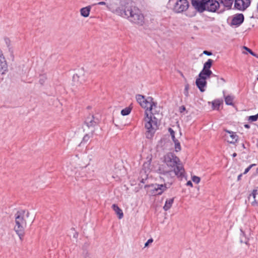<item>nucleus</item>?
Listing matches in <instances>:
<instances>
[{"instance_id": "1", "label": "nucleus", "mask_w": 258, "mask_h": 258, "mask_svg": "<svg viewBox=\"0 0 258 258\" xmlns=\"http://www.w3.org/2000/svg\"><path fill=\"white\" fill-rule=\"evenodd\" d=\"M159 172L163 176L164 181L171 183L172 179L177 176L182 177L184 176V169L180 163L179 159L173 153H169L164 157L163 163L159 167Z\"/></svg>"}, {"instance_id": "2", "label": "nucleus", "mask_w": 258, "mask_h": 258, "mask_svg": "<svg viewBox=\"0 0 258 258\" xmlns=\"http://www.w3.org/2000/svg\"><path fill=\"white\" fill-rule=\"evenodd\" d=\"M108 10L113 13L123 18L127 19L131 22L143 25L144 23V17L141 11L137 7L128 3H121L115 9L107 6Z\"/></svg>"}, {"instance_id": "3", "label": "nucleus", "mask_w": 258, "mask_h": 258, "mask_svg": "<svg viewBox=\"0 0 258 258\" xmlns=\"http://www.w3.org/2000/svg\"><path fill=\"white\" fill-rule=\"evenodd\" d=\"M213 60L211 59H208V60L204 64V67L202 70L197 77L196 81V84L201 92L205 91V88L207 86L206 80L209 78L211 76H215L210 70Z\"/></svg>"}, {"instance_id": "4", "label": "nucleus", "mask_w": 258, "mask_h": 258, "mask_svg": "<svg viewBox=\"0 0 258 258\" xmlns=\"http://www.w3.org/2000/svg\"><path fill=\"white\" fill-rule=\"evenodd\" d=\"M29 216V213H25L24 210L18 211L15 215L16 225L14 229L21 239L24 235L25 228L26 226V217Z\"/></svg>"}, {"instance_id": "5", "label": "nucleus", "mask_w": 258, "mask_h": 258, "mask_svg": "<svg viewBox=\"0 0 258 258\" xmlns=\"http://www.w3.org/2000/svg\"><path fill=\"white\" fill-rule=\"evenodd\" d=\"M145 115L144 121L145 127L147 130L146 136L148 139H151L158 128V120L156 117H152L151 115L149 116L147 111L145 112Z\"/></svg>"}, {"instance_id": "6", "label": "nucleus", "mask_w": 258, "mask_h": 258, "mask_svg": "<svg viewBox=\"0 0 258 258\" xmlns=\"http://www.w3.org/2000/svg\"><path fill=\"white\" fill-rule=\"evenodd\" d=\"M136 98L141 106L146 109L145 112H148V111L151 112L156 107V103L153 101V99L151 97L146 98L142 95L138 94Z\"/></svg>"}, {"instance_id": "7", "label": "nucleus", "mask_w": 258, "mask_h": 258, "mask_svg": "<svg viewBox=\"0 0 258 258\" xmlns=\"http://www.w3.org/2000/svg\"><path fill=\"white\" fill-rule=\"evenodd\" d=\"M205 11L220 13L224 11V8L221 9L219 3L216 0H207Z\"/></svg>"}, {"instance_id": "8", "label": "nucleus", "mask_w": 258, "mask_h": 258, "mask_svg": "<svg viewBox=\"0 0 258 258\" xmlns=\"http://www.w3.org/2000/svg\"><path fill=\"white\" fill-rule=\"evenodd\" d=\"M189 7L187 0H177L173 7V11L176 13L185 11Z\"/></svg>"}, {"instance_id": "9", "label": "nucleus", "mask_w": 258, "mask_h": 258, "mask_svg": "<svg viewBox=\"0 0 258 258\" xmlns=\"http://www.w3.org/2000/svg\"><path fill=\"white\" fill-rule=\"evenodd\" d=\"M224 138L225 140L230 144H235L238 139V136L236 133L228 130H225Z\"/></svg>"}, {"instance_id": "10", "label": "nucleus", "mask_w": 258, "mask_h": 258, "mask_svg": "<svg viewBox=\"0 0 258 258\" xmlns=\"http://www.w3.org/2000/svg\"><path fill=\"white\" fill-rule=\"evenodd\" d=\"M207 0H191L192 6L199 12L205 11Z\"/></svg>"}, {"instance_id": "11", "label": "nucleus", "mask_w": 258, "mask_h": 258, "mask_svg": "<svg viewBox=\"0 0 258 258\" xmlns=\"http://www.w3.org/2000/svg\"><path fill=\"white\" fill-rule=\"evenodd\" d=\"M250 4V0H235L234 6L237 9L244 11L249 6Z\"/></svg>"}, {"instance_id": "12", "label": "nucleus", "mask_w": 258, "mask_h": 258, "mask_svg": "<svg viewBox=\"0 0 258 258\" xmlns=\"http://www.w3.org/2000/svg\"><path fill=\"white\" fill-rule=\"evenodd\" d=\"M151 187L153 190L152 194L154 195H161L167 188L166 184L152 185Z\"/></svg>"}, {"instance_id": "13", "label": "nucleus", "mask_w": 258, "mask_h": 258, "mask_svg": "<svg viewBox=\"0 0 258 258\" xmlns=\"http://www.w3.org/2000/svg\"><path fill=\"white\" fill-rule=\"evenodd\" d=\"M248 199L252 206H258V187L253 190Z\"/></svg>"}, {"instance_id": "14", "label": "nucleus", "mask_w": 258, "mask_h": 258, "mask_svg": "<svg viewBox=\"0 0 258 258\" xmlns=\"http://www.w3.org/2000/svg\"><path fill=\"white\" fill-rule=\"evenodd\" d=\"M85 123L88 127L94 126L99 122V119L96 116L93 115H89L85 121Z\"/></svg>"}, {"instance_id": "15", "label": "nucleus", "mask_w": 258, "mask_h": 258, "mask_svg": "<svg viewBox=\"0 0 258 258\" xmlns=\"http://www.w3.org/2000/svg\"><path fill=\"white\" fill-rule=\"evenodd\" d=\"M244 21V16L242 14H238L234 16L231 24L233 25L239 26L243 23Z\"/></svg>"}, {"instance_id": "16", "label": "nucleus", "mask_w": 258, "mask_h": 258, "mask_svg": "<svg viewBox=\"0 0 258 258\" xmlns=\"http://www.w3.org/2000/svg\"><path fill=\"white\" fill-rule=\"evenodd\" d=\"M7 68L6 61L1 51L0 50V72L6 71Z\"/></svg>"}, {"instance_id": "17", "label": "nucleus", "mask_w": 258, "mask_h": 258, "mask_svg": "<svg viewBox=\"0 0 258 258\" xmlns=\"http://www.w3.org/2000/svg\"><path fill=\"white\" fill-rule=\"evenodd\" d=\"M112 208L115 212V214L118 216L119 219H121L123 217V213L122 210L116 204H113Z\"/></svg>"}, {"instance_id": "18", "label": "nucleus", "mask_w": 258, "mask_h": 258, "mask_svg": "<svg viewBox=\"0 0 258 258\" xmlns=\"http://www.w3.org/2000/svg\"><path fill=\"white\" fill-rule=\"evenodd\" d=\"M91 9L90 6L83 8L80 10L81 15L84 17H87L89 16Z\"/></svg>"}, {"instance_id": "19", "label": "nucleus", "mask_w": 258, "mask_h": 258, "mask_svg": "<svg viewBox=\"0 0 258 258\" xmlns=\"http://www.w3.org/2000/svg\"><path fill=\"white\" fill-rule=\"evenodd\" d=\"M174 202V198L169 199L166 201L163 209L167 211L171 207Z\"/></svg>"}, {"instance_id": "20", "label": "nucleus", "mask_w": 258, "mask_h": 258, "mask_svg": "<svg viewBox=\"0 0 258 258\" xmlns=\"http://www.w3.org/2000/svg\"><path fill=\"white\" fill-rule=\"evenodd\" d=\"M224 99H225V102L226 105H233V100H234V96L232 95H227L224 96Z\"/></svg>"}, {"instance_id": "21", "label": "nucleus", "mask_w": 258, "mask_h": 258, "mask_svg": "<svg viewBox=\"0 0 258 258\" xmlns=\"http://www.w3.org/2000/svg\"><path fill=\"white\" fill-rule=\"evenodd\" d=\"M223 103V100L221 99H216L212 102V107L213 109L218 110L220 106Z\"/></svg>"}, {"instance_id": "22", "label": "nucleus", "mask_w": 258, "mask_h": 258, "mask_svg": "<svg viewBox=\"0 0 258 258\" xmlns=\"http://www.w3.org/2000/svg\"><path fill=\"white\" fill-rule=\"evenodd\" d=\"M224 7L230 9L233 4V0H219Z\"/></svg>"}, {"instance_id": "23", "label": "nucleus", "mask_w": 258, "mask_h": 258, "mask_svg": "<svg viewBox=\"0 0 258 258\" xmlns=\"http://www.w3.org/2000/svg\"><path fill=\"white\" fill-rule=\"evenodd\" d=\"M93 133L92 132L91 134H86L84 136V137L83 138L82 142L86 143L89 140L93 137Z\"/></svg>"}, {"instance_id": "24", "label": "nucleus", "mask_w": 258, "mask_h": 258, "mask_svg": "<svg viewBox=\"0 0 258 258\" xmlns=\"http://www.w3.org/2000/svg\"><path fill=\"white\" fill-rule=\"evenodd\" d=\"M131 111V109L130 107H126L122 109L121 111V115L125 116L128 115Z\"/></svg>"}, {"instance_id": "25", "label": "nucleus", "mask_w": 258, "mask_h": 258, "mask_svg": "<svg viewBox=\"0 0 258 258\" xmlns=\"http://www.w3.org/2000/svg\"><path fill=\"white\" fill-rule=\"evenodd\" d=\"M175 144V149L176 152H178L181 150L180 144L179 141L176 139L173 141Z\"/></svg>"}, {"instance_id": "26", "label": "nucleus", "mask_w": 258, "mask_h": 258, "mask_svg": "<svg viewBox=\"0 0 258 258\" xmlns=\"http://www.w3.org/2000/svg\"><path fill=\"white\" fill-rule=\"evenodd\" d=\"M168 131L170 133V134L171 136L172 140L173 141V140H176L175 137L174 131L171 128H169Z\"/></svg>"}, {"instance_id": "27", "label": "nucleus", "mask_w": 258, "mask_h": 258, "mask_svg": "<svg viewBox=\"0 0 258 258\" xmlns=\"http://www.w3.org/2000/svg\"><path fill=\"white\" fill-rule=\"evenodd\" d=\"M188 90H189V85L186 84L185 86L184 90V94L186 97H188L189 95Z\"/></svg>"}, {"instance_id": "28", "label": "nucleus", "mask_w": 258, "mask_h": 258, "mask_svg": "<svg viewBox=\"0 0 258 258\" xmlns=\"http://www.w3.org/2000/svg\"><path fill=\"white\" fill-rule=\"evenodd\" d=\"M258 117L256 115H251L249 116L248 120L250 121H255L257 119Z\"/></svg>"}, {"instance_id": "29", "label": "nucleus", "mask_w": 258, "mask_h": 258, "mask_svg": "<svg viewBox=\"0 0 258 258\" xmlns=\"http://www.w3.org/2000/svg\"><path fill=\"white\" fill-rule=\"evenodd\" d=\"M192 180L196 183H199L200 181V178L198 176H194L192 177Z\"/></svg>"}, {"instance_id": "30", "label": "nucleus", "mask_w": 258, "mask_h": 258, "mask_svg": "<svg viewBox=\"0 0 258 258\" xmlns=\"http://www.w3.org/2000/svg\"><path fill=\"white\" fill-rule=\"evenodd\" d=\"M255 164H251L248 167H247L245 169V171L244 172V174H246L247 173L249 170L250 169H251V168L253 166H255Z\"/></svg>"}, {"instance_id": "31", "label": "nucleus", "mask_w": 258, "mask_h": 258, "mask_svg": "<svg viewBox=\"0 0 258 258\" xmlns=\"http://www.w3.org/2000/svg\"><path fill=\"white\" fill-rule=\"evenodd\" d=\"M153 241V240L152 238H150V239H148V241L145 244V247L147 246L150 243H152Z\"/></svg>"}, {"instance_id": "32", "label": "nucleus", "mask_w": 258, "mask_h": 258, "mask_svg": "<svg viewBox=\"0 0 258 258\" xmlns=\"http://www.w3.org/2000/svg\"><path fill=\"white\" fill-rule=\"evenodd\" d=\"M203 53L207 55H211L212 54V52H210V51H207V50H205L203 51Z\"/></svg>"}, {"instance_id": "33", "label": "nucleus", "mask_w": 258, "mask_h": 258, "mask_svg": "<svg viewBox=\"0 0 258 258\" xmlns=\"http://www.w3.org/2000/svg\"><path fill=\"white\" fill-rule=\"evenodd\" d=\"M98 5H106V3L104 2H99L97 4Z\"/></svg>"}, {"instance_id": "34", "label": "nucleus", "mask_w": 258, "mask_h": 258, "mask_svg": "<svg viewBox=\"0 0 258 258\" xmlns=\"http://www.w3.org/2000/svg\"><path fill=\"white\" fill-rule=\"evenodd\" d=\"M186 185L190 186H192V182L190 181H188L187 182Z\"/></svg>"}, {"instance_id": "35", "label": "nucleus", "mask_w": 258, "mask_h": 258, "mask_svg": "<svg viewBox=\"0 0 258 258\" xmlns=\"http://www.w3.org/2000/svg\"><path fill=\"white\" fill-rule=\"evenodd\" d=\"M243 48L245 50H246L247 52H249V51L250 50V49L248 48V47H246V46H243Z\"/></svg>"}, {"instance_id": "36", "label": "nucleus", "mask_w": 258, "mask_h": 258, "mask_svg": "<svg viewBox=\"0 0 258 258\" xmlns=\"http://www.w3.org/2000/svg\"><path fill=\"white\" fill-rule=\"evenodd\" d=\"M185 109V108L184 106H182L181 108H180V112H182L183 110H184Z\"/></svg>"}, {"instance_id": "37", "label": "nucleus", "mask_w": 258, "mask_h": 258, "mask_svg": "<svg viewBox=\"0 0 258 258\" xmlns=\"http://www.w3.org/2000/svg\"><path fill=\"white\" fill-rule=\"evenodd\" d=\"M251 55H253V56H255V57H257V58H258V55H257L256 54H255V53H254L253 52V53H252V54H251Z\"/></svg>"}, {"instance_id": "38", "label": "nucleus", "mask_w": 258, "mask_h": 258, "mask_svg": "<svg viewBox=\"0 0 258 258\" xmlns=\"http://www.w3.org/2000/svg\"><path fill=\"white\" fill-rule=\"evenodd\" d=\"M244 127L246 128H249L250 127V126L248 124H245Z\"/></svg>"}, {"instance_id": "39", "label": "nucleus", "mask_w": 258, "mask_h": 258, "mask_svg": "<svg viewBox=\"0 0 258 258\" xmlns=\"http://www.w3.org/2000/svg\"><path fill=\"white\" fill-rule=\"evenodd\" d=\"M76 78H79V77L78 76V75L77 74H76V75H74L73 77L74 79H75Z\"/></svg>"}, {"instance_id": "40", "label": "nucleus", "mask_w": 258, "mask_h": 258, "mask_svg": "<svg viewBox=\"0 0 258 258\" xmlns=\"http://www.w3.org/2000/svg\"><path fill=\"white\" fill-rule=\"evenodd\" d=\"M237 156V154L236 153H234L233 154H232V157H235Z\"/></svg>"}, {"instance_id": "41", "label": "nucleus", "mask_w": 258, "mask_h": 258, "mask_svg": "<svg viewBox=\"0 0 258 258\" xmlns=\"http://www.w3.org/2000/svg\"><path fill=\"white\" fill-rule=\"evenodd\" d=\"M84 258H90V256L89 254H86Z\"/></svg>"}, {"instance_id": "42", "label": "nucleus", "mask_w": 258, "mask_h": 258, "mask_svg": "<svg viewBox=\"0 0 258 258\" xmlns=\"http://www.w3.org/2000/svg\"><path fill=\"white\" fill-rule=\"evenodd\" d=\"M242 176L241 174H240L238 176V179L239 180L241 178V176Z\"/></svg>"}, {"instance_id": "43", "label": "nucleus", "mask_w": 258, "mask_h": 258, "mask_svg": "<svg viewBox=\"0 0 258 258\" xmlns=\"http://www.w3.org/2000/svg\"><path fill=\"white\" fill-rule=\"evenodd\" d=\"M220 80H221V81H223V82H225V80L223 78H221Z\"/></svg>"}, {"instance_id": "44", "label": "nucleus", "mask_w": 258, "mask_h": 258, "mask_svg": "<svg viewBox=\"0 0 258 258\" xmlns=\"http://www.w3.org/2000/svg\"><path fill=\"white\" fill-rule=\"evenodd\" d=\"M250 54H252V53H253V51H252V50L250 49V51H249L248 52Z\"/></svg>"}, {"instance_id": "45", "label": "nucleus", "mask_w": 258, "mask_h": 258, "mask_svg": "<svg viewBox=\"0 0 258 258\" xmlns=\"http://www.w3.org/2000/svg\"><path fill=\"white\" fill-rule=\"evenodd\" d=\"M256 11H257V12L258 13V3H257V5H256Z\"/></svg>"}, {"instance_id": "46", "label": "nucleus", "mask_w": 258, "mask_h": 258, "mask_svg": "<svg viewBox=\"0 0 258 258\" xmlns=\"http://www.w3.org/2000/svg\"><path fill=\"white\" fill-rule=\"evenodd\" d=\"M40 82L41 84H43V81L41 79V80H40Z\"/></svg>"}, {"instance_id": "47", "label": "nucleus", "mask_w": 258, "mask_h": 258, "mask_svg": "<svg viewBox=\"0 0 258 258\" xmlns=\"http://www.w3.org/2000/svg\"><path fill=\"white\" fill-rule=\"evenodd\" d=\"M256 115H257V117H258V113L256 114Z\"/></svg>"}, {"instance_id": "48", "label": "nucleus", "mask_w": 258, "mask_h": 258, "mask_svg": "<svg viewBox=\"0 0 258 258\" xmlns=\"http://www.w3.org/2000/svg\"><path fill=\"white\" fill-rule=\"evenodd\" d=\"M257 80H258V77L257 78Z\"/></svg>"}, {"instance_id": "49", "label": "nucleus", "mask_w": 258, "mask_h": 258, "mask_svg": "<svg viewBox=\"0 0 258 258\" xmlns=\"http://www.w3.org/2000/svg\"><path fill=\"white\" fill-rule=\"evenodd\" d=\"M257 171H258V168H257Z\"/></svg>"}]
</instances>
